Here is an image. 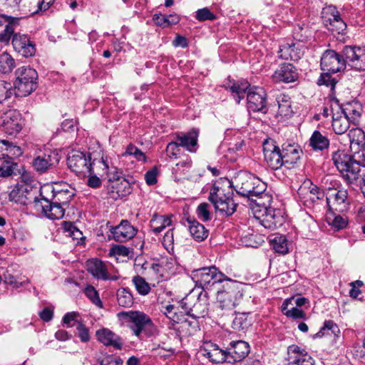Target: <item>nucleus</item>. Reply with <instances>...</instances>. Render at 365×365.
<instances>
[{
  "label": "nucleus",
  "instance_id": "9",
  "mask_svg": "<svg viewBox=\"0 0 365 365\" xmlns=\"http://www.w3.org/2000/svg\"><path fill=\"white\" fill-rule=\"evenodd\" d=\"M180 307L187 315L194 319L205 317L208 313V299L206 293L202 292L196 297L190 294L180 302Z\"/></svg>",
  "mask_w": 365,
  "mask_h": 365
},
{
  "label": "nucleus",
  "instance_id": "23",
  "mask_svg": "<svg viewBox=\"0 0 365 365\" xmlns=\"http://www.w3.org/2000/svg\"><path fill=\"white\" fill-rule=\"evenodd\" d=\"M287 360L289 365H314L312 357L295 344L288 347Z\"/></svg>",
  "mask_w": 365,
  "mask_h": 365
},
{
  "label": "nucleus",
  "instance_id": "21",
  "mask_svg": "<svg viewBox=\"0 0 365 365\" xmlns=\"http://www.w3.org/2000/svg\"><path fill=\"white\" fill-rule=\"evenodd\" d=\"M59 161V157L55 151H49L36 156L33 160V166L38 173H44Z\"/></svg>",
  "mask_w": 365,
  "mask_h": 365
},
{
  "label": "nucleus",
  "instance_id": "7",
  "mask_svg": "<svg viewBox=\"0 0 365 365\" xmlns=\"http://www.w3.org/2000/svg\"><path fill=\"white\" fill-rule=\"evenodd\" d=\"M14 88L19 96H27L37 87V72L29 67L22 66L16 71Z\"/></svg>",
  "mask_w": 365,
  "mask_h": 365
},
{
  "label": "nucleus",
  "instance_id": "36",
  "mask_svg": "<svg viewBox=\"0 0 365 365\" xmlns=\"http://www.w3.org/2000/svg\"><path fill=\"white\" fill-rule=\"evenodd\" d=\"M350 146L356 151L364 150L365 148V133L359 128H354L349 131Z\"/></svg>",
  "mask_w": 365,
  "mask_h": 365
},
{
  "label": "nucleus",
  "instance_id": "57",
  "mask_svg": "<svg viewBox=\"0 0 365 365\" xmlns=\"http://www.w3.org/2000/svg\"><path fill=\"white\" fill-rule=\"evenodd\" d=\"M65 232L67 235L73 238V240H81L83 237V233L72 223L65 222L64 226Z\"/></svg>",
  "mask_w": 365,
  "mask_h": 365
},
{
  "label": "nucleus",
  "instance_id": "59",
  "mask_svg": "<svg viewBox=\"0 0 365 365\" xmlns=\"http://www.w3.org/2000/svg\"><path fill=\"white\" fill-rule=\"evenodd\" d=\"M180 146L181 145L178 142L169 143L166 148L168 156L170 158H177L180 152Z\"/></svg>",
  "mask_w": 365,
  "mask_h": 365
},
{
  "label": "nucleus",
  "instance_id": "13",
  "mask_svg": "<svg viewBox=\"0 0 365 365\" xmlns=\"http://www.w3.org/2000/svg\"><path fill=\"white\" fill-rule=\"evenodd\" d=\"M326 204L330 210L344 212L349 209L350 200L346 189H330L326 197Z\"/></svg>",
  "mask_w": 365,
  "mask_h": 365
},
{
  "label": "nucleus",
  "instance_id": "27",
  "mask_svg": "<svg viewBox=\"0 0 365 365\" xmlns=\"http://www.w3.org/2000/svg\"><path fill=\"white\" fill-rule=\"evenodd\" d=\"M12 44L14 49L24 56L29 57L35 53V46L26 35L14 34Z\"/></svg>",
  "mask_w": 365,
  "mask_h": 365
},
{
  "label": "nucleus",
  "instance_id": "61",
  "mask_svg": "<svg viewBox=\"0 0 365 365\" xmlns=\"http://www.w3.org/2000/svg\"><path fill=\"white\" fill-rule=\"evenodd\" d=\"M85 294L96 305H100L101 304V299L98 297V294L96 289L92 286H88L85 289Z\"/></svg>",
  "mask_w": 365,
  "mask_h": 365
},
{
  "label": "nucleus",
  "instance_id": "25",
  "mask_svg": "<svg viewBox=\"0 0 365 365\" xmlns=\"http://www.w3.org/2000/svg\"><path fill=\"white\" fill-rule=\"evenodd\" d=\"M96 336L101 343L107 346H113L120 350L123 346L122 339L108 328H101L96 331Z\"/></svg>",
  "mask_w": 365,
  "mask_h": 365
},
{
  "label": "nucleus",
  "instance_id": "41",
  "mask_svg": "<svg viewBox=\"0 0 365 365\" xmlns=\"http://www.w3.org/2000/svg\"><path fill=\"white\" fill-rule=\"evenodd\" d=\"M309 144L315 150H323L329 145V140L319 131L315 130L309 139Z\"/></svg>",
  "mask_w": 365,
  "mask_h": 365
},
{
  "label": "nucleus",
  "instance_id": "19",
  "mask_svg": "<svg viewBox=\"0 0 365 365\" xmlns=\"http://www.w3.org/2000/svg\"><path fill=\"white\" fill-rule=\"evenodd\" d=\"M351 170L345 173L343 179L352 188L359 187L365 185V166L361 165L359 162H354L351 165Z\"/></svg>",
  "mask_w": 365,
  "mask_h": 365
},
{
  "label": "nucleus",
  "instance_id": "54",
  "mask_svg": "<svg viewBox=\"0 0 365 365\" xmlns=\"http://www.w3.org/2000/svg\"><path fill=\"white\" fill-rule=\"evenodd\" d=\"M13 91L11 83L0 81V103L9 98L13 94Z\"/></svg>",
  "mask_w": 365,
  "mask_h": 365
},
{
  "label": "nucleus",
  "instance_id": "32",
  "mask_svg": "<svg viewBox=\"0 0 365 365\" xmlns=\"http://www.w3.org/2000/svg\"><path fill=\"white\" fill-rule=\"evenodd\" d=\"M187 227L192 237L197 241L201 242L208 236V230L194 218H187Z\"/></svg>",
  "mask_w": 365,
  "mask_h": 365
},
{
  "label": "nucleus",
  "instance_id": "49",
  "mask_svg": "<svg viewBox=\"0 0 365 365\" xmlns=\"http://www.w3.org/2000/svg\"><path fill=\"white\" fill-rule=\"evenodd\" d=\"M122 156L125 158L133 157L138 161H146V156L145 153L133 144H130L127 146L126 150L122 154Z\"/></svg>",
  "mask_w": 365,
  "mask_h": 365
},
{
  "label": "nucleus",
  "instance_id": "33",
  "mask_svg": "<svg viewBox=\"0 0 365 365\" xmlns=\"http://www.w3.org/2000/svg\"><path fill=\"white\" fill-rule=\"evenodd\" d=\"M198 130L192 129L191 131L178 135L177 140L182 147L185 148L190 152H195L197 148Z\"/></svg>",
  "mask_w": 365,
  "mask_h": 365
},
{
  "label": "nucleus",
  "instance_id": "45",
  "mask_svg": "<svg viewBox=\"0 0 365 365\" xmlns=\"http://www.w3.org/2000/svg\"><path fill=\"white\" fill-rule=\"evenodd\" d=\"M16 165L6 153H0V176L8 177L14 172Z\"/></svg>",
  "mask_w": 365,
  "mask_h": 365
},
{
  "label": "nucleus",
  "instance_id": "28",
  "mask_svg": "<svg viewBox=\"0 0 365 365\" xmlns=\"http://www.w3.org/2000/svg\"><path fill=\"white\" fill-rule=\"evenodd\" d=\"M278 53L281 58L298 61L303 56L304 51L302 46L298 43H285L280 46Z\"/></svg>",
  "mask_w": 365,
  "mask_h": 365
},
{
  "label": "nucleus",
  "instance_id": "18",
  "mask_svg": "<svg viewBox=\"0 0 365 365\" xmlns=\"http://www.w3.org/2000/svg\"><path fill=\"white\" fill-rule=\"evenodd\" d=\"M264 158L267 164L273 170L282 167L280 148L273 141L266 140L263 145Z\"/></svg>",
  "mask_w": 365,
  "mask_h": 365
},
{
  "label": "nucleus",
  "instance_id": "44",
  "mask_svg": "<svg viewBox=\"0 0 365 365\" xmlns=\"http://www.w3.org/2000/svg\"><path fill=\"white\" fill-rule=\"evenodd\" d=\"M153 20L157 26L165 28L178 24L180 17L176 14L165 16L161 14H155L153 16Z\"/></svg>",
  "mask_w": 365,
  "mask_h": 365
},
{
  "label": "nucleus",
  "instance_id": "10",
  "mask_svg": "<svg viewBox=\"0 0 365 365\" xmlns=\"http://www.w3.org/2000/svg\"><path fill=\"white\" fill-rule=\"evenodd\" d=\"M228 278L214 266L202 267L192 272V279L197 286L202 288H207L215 283H224Z\"/></svg>",
  "mask_w": 365,
  "mask_h": 365
},
{
  "label": "nucleus",
  "instance_id": "38",
  "mask_svg": "<svg viewBox=\"0 0 365 365\" xmlns=\"http://www.w3.org/2000/svg\"><path fill=\"white\" fill-rule=\"evenodd\" d=\"M351 121L344 116L341 113L333 114L332 128L334 133L337 135L345 133L350 127Z\"/></svg>",
  "mask_w": 365,
  "mask_h": 365
},
{
  "label": "nucleus",
  "instance_id": "12",
  "mask_svg": "<svg viewBox=\"0 0 365 365\" xmlns=\"http://www.w3.org/2000/svg\"><path fill=\"white\" fill-rule=\"evenodd\" d=\"M344 65L356 71L365 70V47L346 46L342 51Z\"/></svg>",
  "mask_w": 365,
  "mask_h": 365
},
{
  "label": "nucleus",
  "instance_id": "1",
  "mask_svg": "<svg viewBox=\"0 0 365 365\" xmlns=\"http://www.w3.org/2000/svg\"><path fill=\"white\" fill-rule=\"evenodd\" d=\"M245 287V284L228 278L222 288L217 292L214 312L218 316H222L240 304L243 299Z\"/></svg>",
  "mask_w": 365,
  "mask_h": 365
},
{
  "label": "nucleus",
  "instance_id": "5",
  "mask_svg": "<svg viewBox=\"0 0 365 365\" xmlns=\"http://www.w3.org/2000/svg\"><path fill=\"white\" fill-rule=\"evenodd\" d=\"M236 191L242 196L253 199L255 194L266 190V184L250 173L241 171L235 177Z\"/></svg>",
  "mask_w": 365,
  "mask_h": 365
},
{
  "label": "nucleus",
  "instance_id": "14",
  "mask_svg": "<svg viewBox=\"0 0 365 365\" xmlns=\"http://www.w3.org/2000/svg\"><path fill=\"white\" fill-rule=\"evenodd\" d=\"M322 14L323 23L329 30L336 34L345 30L346 25L335 6L330 5L324 8Z\"/></svg>",
  "mask_w": 365,
  "mask_h": 365
},
{
  "label": "nucleus",
  "instance_id": "48",
  "mask_svg": "<svg viewBox=\"0 0 365 365\" xmlns=\"http://www.w3.org/2000/svg\"><path fill=\"white\" fill-rule=\"evenodd\" d=\"M271 245L273 250L279 254L285 255L288 253V242L284 236H276L271 240Z\"/></svg>",
  "mask_w": 365,
  "mask_h": 365
},
{
  "label": "nucleus",
  "instance_id": "4",
  "mask_svg": "<svg viewBox=\"0 0 365 365\" xmlns=\"http://www.w3.org/2000/svg\"><path fill=\"white\" fill-rule=\"evenodd\" d=\"M118 317L128 324L133 334L140 337L143 332L147 335H152L156 331L151 318L140 311H128L118 313Z\"/></svg>",
  "mask_w": 365,
  "mask_h": 365
},
{
  "label": "nucleus",
  "instance_id": "11",
  "mask_svg": "<svg viewBox=\"0 0 365 365\" xmlns=\"http://www.w3.org/2000/svg\"><path fill=\"white\" fill-rule=\"evenodd\" d=\"M253 216L255 219L264 228L271 230L280 227L284 222L283 216L280 210L274 207L254 210Z\"/></svg>",
  "mask_w": 365,
  "mask_h": 365
},
{
  "label": "nucleus",
  "instance_id": "56",
  "mask_svg": "<svg viewBox=\"0 0 365 365\" xmlns=\"http://www.w3.org/2000/svg\"><path fill=\"white\" fill-rule=\"evenodd\" d=\"M282 311L287 317H290L294 319H304L306 315L303 310L294 306H292L291 308H289L288 307L286 309H282Z\"/></svg>",
  "mask_w": 365,
  "mask_h": 365
},
{
  "label": "nucleus",
  "instance_id": "17",
  "mask_svg": "<svg viewBox=\"0 0 365 365\" xmlns=\"http://www.w3.org/2000/svg\"><path fill=\"white\" fill-rule=\"evenodd\" d=\"M247 107L254 112L266 113L267 94L264 88L255 87L247 94Z\"/></svg>",
  "mask_w": 365,
  "mask_h": 365
},
{
  "label": "nucleus",
  "instance_id": "15",
  "mask_svg": "<svg viewBox=\"0 0 365 365\" xmlns=\"http://www.w3.org/2000/svg\"><path fill=\"white\" fill-rule=\"evenodd\" d=\"M0 126L6 133L16 135L22 128L23 120L21 113L16 110H10L0 118Z\"/></svg>",
  "mask_w": 365,
  "mask_h": 365
},
{
  "label": "nucleus",
  "instance_id": "62",
  "mask_svg": "<svg viewBox=\"0 0 365 365\" xmlns=\"http://www.w3.org/2000/svg\"><path fill=\"white\" fill-rule=\"evenodd\" d=\"M76 329L78 331V336L83 342H87L90 340V334L88 329L81 322H78Z\"/></svg>",
  "mask_w": 365,
  "mask_h": 365
},
{
  "label": "nucleus",
  "instance_id": "30",
  "mask_svg": "<svg viewBox=\"0 0 365 365\" xmlns=\"http://www.w3.org/2000/svg\"><path fill=\"white\" fill-rule=\"evenodd\" d=\"M300 150L294 145H287L281 150L282 166L292 168L300 159Z\"/></svg>",
  "mask_w": 365,
  "mask_h": 365
},
{
  "label": "nucleus",
  "instance_id": "63",
  "mask_svg": "<svg viewBox=\"0 0 365 365\" xmlns=\"http://www.w3.org/2000/svg\"><path fill=\"white\" fill-rule=\"evenodd\" d=\"M158 169L153 167L145 174V180L149 185H154L157 182Z\"/></svg>",
  "mask_w": 365,
  "mask_h": 365
},
{
  "label": "nucleus",
  "instance_id": "2",
  "mask_svg": "<svg viewBox=\"0 0 365 365\" xmlns=\"http://www.w3.org/2000/svg\"><path fill=\"white\" fill-rule=\"evenodd\" d=\"M67 165L71 170L80 177H86L93 173V169L103 165V170H108V162L100 150L98 153H89L88 155L80 151H73L68 155Z\"/></svg>",
  "mask_w": 365,
  "mask_h": 365
},
{
  "label": "nucleus",
  "instance_id": "20",
  "mask_svg": "<svg viewBox=\"0 0 365 365\" xmlns=\"http://www.w3.org/2000/svg\"><path fill=\"white\" fill-rule=\"evenodd\" d=\"M250 353V346L244 341H232L227 348L228 363L240 361Z\"/></svg>",
  "mask_w": 365,
  "mask_h": 365
},
{
  "label": "nucleus",
  "instance_id": "24",
  "mask_svg": "<svg viewBox=\"0 0 365 365\" xmlns=\"http://www.w3.org/2000/svg\"><path fill=\"white\" fill-rule=\"evenodd\" d=\"M110 232L115 241L124 242L135 235L136 230L128 220H122L118 226L111 228Z\"/></svg>",
  "mask_w": 365,
  "mask_h": 365
},
{
  "label": "nucleus",
  "instance_id": "3",
  "mask_svg": "<svg viewBox=\"0 0 365 365\" xmlns=\"http://www.w3.org/2000/svg\"><path fill=\"white\" fill-rule=\"evenodd\" d=\"M74 194L69 190H61L56 192L53 199L55 202L42 198L34 202V207L38 212L43 213L51 220H59L64 215L63 205H67L72 200Z\"/></svg>",
  "mask_w": 365,
  "mask_h": 365
},
{
  "label": "nucleus",
  "instance_id": "31",
  "mask_svg": "<svg viewBox=\"0 0 365 365\" xmlns=\"http://www.w3.org/2000/svg\"><path fill=\"white\" fill-rule=\"evenodd\" d=\"M341 331L336 323L333 321H326L321 329L314 335L313 338H321L324 336H333V341L335 344H342L340 336Z\"/></svg>",
  "mask_w": 365,
  "mask_h": 365
},
{
  "label": "nucleus",
  "instance_id": "35",
  "mask_svg": "<svg viewBox=\"0 0 365 365\" xmlns=\"http://www.w3.org/2000/svg\"><path fill=\"white\" fill-rule=\"evenodd\" d=\"M108 190L111 198L117 199L130 193V187L125 179H121L120 182L108 185Z\"/></svg>",
  "mask_w": 365,
  "mask_h": 365
},
{
  "label": "nucleus",
  "instance_id": "39",
  "mask_svg": "<svg viewBox=\"0 0 365 365\" xmlns=\"http://www.w3.org/2000/svg\"><path fill=\"white\" fill-rule=\"evenodd\" d=\"M172 223L171 216L154 215L150 220V227L155 234L160 233Z\"/></svg>",
  "mask_w": 365,
  "mask_h": 365
},
{
  "label": "nucleus",
  "instance_id": "50",
  "mask_svg": "<svg viewBox=\"0 0 365 365\" xmlns=\"http://www.w3.org/2000/svg\"><path fill=\"white\" fill-rule=\"evenodd\" d=\"M97 168H99L102 170L103 174H105L107 176L110 184L114 183L115 182H120L121 179H125L121 177V172L117 170L115 168H108V170H103V165H98Z\"/></svg>",
  "mask_w": 365,
  "mask_h": 365
},
{
  "label": "nucleus",
  "instance_id": "43",
  "mask_svg": "<svg viewBox=\"0 0 365 365\" xmlns=\"http://www.w3.org/2000/svg\"><path fill=\"white\" fill-rule=\"evenodd\" d=\"M20 19L13 18L5 26L4 30L0 33V42L9 43L11 36H14L16 27L19 25Z\"/></svg>",
  "mask_w": 365,
  "mask_h": 365
},
{
  "label": "nucleus",
  "instance_id": "52",
  "mask_svg": "<svg viewBox=\"0 0 365 365\" xmlns=\"http://www.w3.org/2000/svg\"><path fill=\"white\" fill-rule=\"evenodd\" d=\"M278 112L277 115L282 117H290L292 113L290 102L283 97L281 100L277 101Z\"/></svg>",
  "mask_w": 365,
  "mask_h": 365
},
{
  "label": "nucleus",
  "instance_id": "47",
  "mask_svg": "<svg viewBox=\"0 0 365 365\" xmlns=\"http://www.w3.org/2000/svg\"><path fill=\"white\" fill-rule=\"evenodd\" d=\"M249 87L250 83L247 81L234 83L230 86V90L237 103L245 98V93Z\"/></svg>",
  "mask_w": 365,
  "mask_h": 365
},
{
  "label": "nucleus",
  "instance_id": "22",
  "mask_svg": "<svg viewBox=\"0 0 365 365\" xmlns=\"http://www.w3.org/2000/svg\"><path fill=\"white\" fill-rule=\"evenodd\" d=\"M86 266L87 270L97 279L112 281L118 279V277L109 274L107 265L98 259L88 260Z\"/></svg>",
  "mask_w": 365,
  "mask_h": 365
},
{
  "label": "nucleus",
  "instance_id": "64",
  "mask_svg": "<svg viewBox=\"0 0 365 365\" xmlns=\"http://www.w3.org/2000/svg\"><path fill=\"white\" fill-rule=\"evenodd\" d=\"M331 73L326 72L324 73H322L320 76V78L318 80V84L319 86L321 85H325L327 86H331L334 87L335 85L334 80L331 78L330 76Z\"/></svg>",
  "mask_w": 365,
  "mask_h": 365
},
{
  "label": "nucleus",
  "instance_id": "8",
  "mask_svg": "<svg viewBox=\"0 0 365 365\" xmlns=\"http://www.w3.org/2000/svg\"><path fill=\"white\" fill-rule=\"evenodd\" d=\"M297 192L300 200L307 207L319 209L326 204L324 191L317 185H314L310 180L305 181Z\"/></svg>",
  "mask_w": 365,
  "mask_h": 365
},
{
  "label": "nucleus",
  "instance_id": "60",
  "mask_svg": "<svg viewBox=\"0 0 365 365\" xmlns=\"http://www.w3.org/2000/svg\"><path fill=\"white\" fill-rule=\"evenodd\" d=\"M195 17L200 21L213 20L215 19V16L207 8L198 9L196 11Z\"/></svg>",
  "mask_w": 365,
  "mask_h": 365
},
{
  "label": "nucleus",
  "instance_id": "58",
  "mask_svg": "<svg viewBox=\"0 0 365 365\" xmlns=\"http://www.w3.org/2000/svg\"><path fill=\"white\" fill-rule=\"evenodd\" d=\"M130 252V250L125 246L122 245H116L110 248L109 251V255L110 256L128 257Z\"/></svg>",
  "mask_w": 365,
  "mask_h": 365
},
{
  "label": "nucleus",
  "instance_id": "34",
  "mask_svg": "<svg viewBox=\"0 0 365 365\" xmlns=\"http://www.w3.org/2000/svg\"><path fill=\"white\" fill-rule=\"evenodd\" d=\"M203 354L212 363L228 362L227 349L225 350L221 349L216 344H211L209 348L205 349Z\"/></svg>",
  "mask_w": 365,
  "mask_h": 365
},
{
  "label": "nucleus",
  "instance_id": "16",
  "mask_svg": "<svg viewBox=\"0 0 365 365\" xmlns=\"http://www.w3.org/2000/svg\"><path fill=\"white\" fill-rule=\"evenodd\" d=\"M321 68L325 72L335 73L345 68L344 62L339 53L327 50L321 58Z\"/></svg>",
  "mask_w": 365,
  "mask_h": 365
},
{
  "label": "nucleus",
  "instance_id": "51",
  "mask_svg": "<svg viewBox=\"0 0 365 365\" xmlns=\"http://www.w3.org/2000/svg\"><path fill=\"white\" fill-rule=\"evenodd\" d=\"M132 281L140 294L146 295L150 292V285L142 277L135 276Z\"/></svg>",
  "mask_w": 365,
  "mask_h": 365
},
{
  "label": "nucleus",
  "instance_id": "37",
  "mask_svg": "<svg viewBox=\"0 0 365 365\" xmlns=\"http://www.w3.org/2000/svg\"><path fill=\"white\" fill-rule=\"evenodd\" d=\"M361 110V106L358 102L353 101L344 105L341 113L356 124L360 118Z\"/></svg>",
  "mask_w": 365,
  "mask_h": 365
},
{
  "label": "nucleus",
  "instance_id": "6",
  "mask_svg": "<svg viewBox=\"0 0 365 365\" xmlns=\"http://www.w3.org/2000/svg\"><path fill=\"white\" fill-rule=\"evenodd\" d=\"M232 192L230 187L224 188L214 185L210 190L209 200L216 211L225 216L232 215L236 210L237 204L234 202Z\"/></svg>",
  "mask_w": 365,
  "mask_h": 365
},
{
  "label": "nucleus",
  "instance_id": "40",
  "mask_svg": "<svg viewBox=\"0 0 365 365\" xmlns=\"http://www.w3.org/2000/svg\"><path fill=\"white\" fill-rule=\"evenodd\" d=\"M253 202L254 205L252 208V212L254 210H260L262 207L268 208L272 207L270 204L272 201V196L265 191H262L259 194H255L253 199H250Z\"/></svg>",
  "mask_w": 365,
  "mask_h": 365
},
{
  "label": "nucleus",
  "instance_id": "42",
  "mask_svg": "<svg viewBox=\"0 0 365 365\" xmlns=\"http://www.w3.org/2000/svg\"><path fill=\"white\" fill-rule=\"evenodd\" d=\"M16 66L15 59L7 52L0 54V73H10Z\"/></svg>",
  "mask_w": 365,
  "mask_h": 365
},
{
  "label": "nucleus",
  "instance_id": "53",
  "mask_svg": "<svg viewBox=\"0 0 365 365\" xmlns=\"http://www.w3.org/2000/svg\"><path fill=\"white\" fill-rule=\"evenodd\" d=\"M210 205L208 203L203 202L200 203L196 210L197 215L199 219L204 222H207L211 220L212 214L210 210Z\"/></svg>",
  "mask_w": 365,
  "mask_h": 365
},
{
  "label": "nucleus",
  "instance_id": "29",
  "mask_svg": "<svg viewBox=\"0 0 365 365\" xmlns=\"http://www.w3.org/2000/svg\"><path fill=\"white\" fill-rule=\"evenodd\" d=\"M332 160L342 177L345 173L350 171L352 163L357 162L351 155L341 150H338L333 154Z\"/></svg>",
  "mask_w": 365,
  "mask_h": 365
},
{
  "label": "nucleus",
  "instance_id": "46",
  "mask_svg": "<svg viewBox=\"0 0 365 365\" xmlns=\"http://www.w3.org/2000/svg\"><path fill=\"white\" fill-rule=\"evenodd\" d=\"M117 302L119 306L130 307L133 304V297L129 290L125 288H120L116 293Z\"/></svg>",
  "mask_w": 365,
  "mask_h": 365
},
{
  "label": "nucleus",
  "instance_id": "55",
  "mask_svg": "<svg viewBox=\"0 0 365 365\" xmlns=\"http://www.w3.org/2000/svg\"><path fill=\"white\" fill-rule=\"evenodd\" d=\"M308 302V299L305 297H290L284 301L282 304V309H286L289 306L302 307Z\"/></svg>",
  "mask_w": 365,
  "mask_h": 365
},
{
  "label": "nucleus",
  "instance_id": "26",
  "mask_svg": "<svg viewBox=\"0 0 365 365\" xmlns=\"http://www.w3.org/2000/svg\"><path fill=\"white\" fill-rule=\"evenodd\" d=\"M272 77L276 82L292 83L298 78V72L292 64L282 63Z\"/></svg>",
  "mask_w": 365,
  "mask_h": 365
}]
</instances>
